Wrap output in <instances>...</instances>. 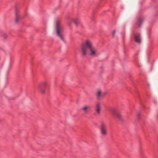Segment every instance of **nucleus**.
I'll return each mask as SVG.
<instances>
[{
	"mask_svg": "<svg viewBox=\"0 0 158 158\" xmlns=\"http://www.w3.org/2000/svg\"><path fill=\"white\" fill-rule=\"evenodd\" d=\"M87 48L89 49L91 51V55L93 56L95 55L96 52L92 46L91 43L89 40H86L85 43L83 44L81 47V50L83 56H85L86 55Z\"/></svg>",
	"mask_w": 158,
	"mask_h": 158,
	"instance_id": "1",
	"label": "nucleus"
},
{
	"mask_svg": "<svg viewBox=\"0 0 158 158\" xmlns=\"http://www.w3.org/2000/svg\"><path fill=\"white\" fill-rule=\"evenodd\" d=\"M56 30L55 32L58 36L64 42V39L62 35L63 32V28L62 27L60 24L59 22L58 21H56L55 24Z\"/></svg>",
	"mask_w": 158,
	"mask_h": 158,
	"instance_id": "2",
	"label": "nucleus"
},
{
	"mask_svg": "<svg viewBox=\"0 0 158 158\" xmlns=\"http://www.w3.org/2000/svg\"><path fill=\"white\" fill-rule=\"evenodd\" d=\"M101 134L103 135H106L107 133V127L106 124L103 122H102L99 127Z\"/></svg>",
	"mask_w": 158,
	"mask_h": 158,
	"instance_id": "3",
	"label": "nucleus"
},
{
	"mask_svg": "<svg viewBox=\"0 0 158 158\" xmlns=\"http://www.w3.org/2000/svg\"><path fill=\"white\" fill-rule=\"evenodd\" d=\"M108 109L114 115L118 118V119L120 120H122V116L120 115L119 113L116 111L114 108L111 107H110Z\"/></svg>",
	"mask_w": 158,
	"mask_h": 158,
	"instance_id": "4",
	"label": "nucleus"
},
{
	"mask_svg": "<svg viewBox=\"0 0 158 158\" xmlns=\"http://www.w3.org/2000/svg\"><path fill=\"white\" fill-rule=\"evenodd\" d=\"M101 104L99 102H97L94 107V109L95 111H96V114L98 115L100 114L101 113V109H100Z\"/></svg>",
	"mask_w": 158,
	"mask_h": 158,
	"instance_id": "5",
	"label": "nucleus"
},
{
	"mask_svg": "<svg viewBox=\"0 0 158 158\" xmlns=\"http://www.w3.org/2000/svg\"><path fill=\"white\" fill-rule=\"evenodd\" d=\"M46 87V84L45 82H43L41 84L39 87V89L40 92L42 94L44 93L45 92V88Z\"/></svg>",
	"mask_w": 158,
	"mask_h": 158,
	"instance_id": "6",
	"label": "nucleus"
},
{
	"mask_svg": "<svg viewBox=\"0 0 158 158\" xmlns=\"http://www.w3.org/2000/svg\"><path fill=\"white\" fill-rule=\"evenodd\" d=\"M135 42L139 44L141 42V34L139 33L135 34Z\"/></svg>",
	"mask_w": 158,
	"mask_h": 158,
	"instance_id": "7",
	"label": "nucleus"
},
{
	"mask_svg": "<svg viewBox=\"0 0 158 158\" xmlns=\"http://www.w3.org/2000/svg\"><path fill=\"white\" fill-rule=\"evenodd\" d=\"M138 27L140 28L141 27L142 24L143 22L144 19L141 16L139 17L138 19Z\"/></svg>",
	"mask_w": 158,
	"mask_h": 158,
	"instance_id": "8",
	"label": "nucleus"
},
{
	"mask_svg": "<svg viewBox=\"0 0 158 158\" xmlns=\"http://www.w3.org/2000/svg\"><path fill=\"white\" fill-rule=\"evenodd\" d=\"M15 14L16 15V18L15 19V23H18L19 22V14L18 13V10L17 7H15Z\"/></svg>",
	"mask_w": 158,
	"mask_h": 158,
	"instance_id": "9",
	"label": "nucleus"
},
{
	"mask_svg": "<svg viewBox=\"0 0 158 158\" xmlns=\"http://www.w3.org/2000/svg\"><path fill=\"white\" fill-rule=\"evenodd\" d=\"M106 94V93H101L100 90H98L97 91V96L98 98L103 97Z\"/></svg>",
	"mask_w": 158,
	"mask_h": 158,
	"instance_id": "10",
	"label": "nucleus"
},
{
	"mask_svg": "<svg viewBox=\"0 0 158 158\" xmlns=\"http://www.w3.org/2000/svg\"><path fill=\"white\" fill-rule=\"evenodd\" d=\"M73 21L76 26H77L79 25H80V21L78 19H76L74 20Z\"/></svg>",
	"mask_w": 158,
	"mask_h": 158,
	"instance_id": "11",
	"label": "nucleus"
},
{
	"mask_svg": "<svg viewBox=\"0 0 158 158\" xmlns=\"http://www.w3.org/2000/svg\"><path fill=\"white\" fill-rule=\"evenodd\" d=\"M136 114L137 118L139 119V116L140 114V112H137Z\"/></svg>",
	"mask_w": 158,
	"mask_h": 158,
	"instance_id": "12",
	"label": "nucleus"
},
{
	"mask_svg": "<svg viewBox=\"0 0 158 158\" xmlns=\"http://www.w3.org/2000/svg\"><path fill=\"white\" fill-rule=\"evenodd\" d=\"M87 108H88L87 107V106H85L84 107H82L81 108V109L82 110H86L87 109Z\"/></svg>",
	"mask_w": 158,
	"mask_h": 158,
	"instance_id": "13",
	"label": "nucleus"
},
{
	"mask_svg": "<svg viewBox=\"0 0 158 158\" xmlns=\"http://www.w3.org/2000/svg\"><path fill=\"white\" fill-rule=\"evenodd\" d=\"M147 31H148V34H149L150 33H151V29L150 28H148V29L147 30Z\"/></svg>",
	"mask_w": 158,
	"mask_h": 158,
	"instance_id": "14",
	"label": "nucleus"
},
{
	"mask_svg": "<svg viewBox=\"0 0 158 158\" xmlns=\"http://www.w3.org/2000/svg\"><path fill=\"white\" fill-rule=\"evenodd\" d=\"M3 36L5 38H6V34L4 33L3 34Z\"/></svg>",
	"mask_w": 158,
	"mask_h": 158,
	"instance_id": "15",
	"label": "nucleus"
},
{
	"mask_svg": "<svg viewBox=\"0 0 158 158\" xmlns=\"http://www.w3.org/2000/svg\"><path fill=\"white\" fill-rule=\"evenodd\" d=\"M115 32V30H114L113 31V35H112L113 37L114 36Z\"/></svg>",
	"mask_w": 158,
	"mask_h": 158,
	"instance_id": "16",
	"label": "nucleus"
},
{
	"mask_svg": "<svg viewBox=\"0 0 158 158\" xmlns=\"http://www.w3.org/2000/svg\"><path fill=\"white\" fill-rule=\"evenodd\" d=\"M139 52V51H138L135 54V56H136V55H137V54Z\"/></svg>",
	"mask_w": 158,
	"mask_h": 158,
	"instance_id": "17",
	"label": "nucleus"
},
{
	"mask_svg": "<svg viewBox=\"0 0 158 158\" xmlns=\"http://www.w3.org/2000/svg\"><path fill=\"white\" fill-rule=\"evenodd\" d=\"M153 102H154L156 104V101L155 100H153Z\"/></svg>",
	"mask_w": 158,
	"mask_h": 158,
	"instance_id": "18",
	"label": "nucleus"
},
{
	"mask_svg": "<svg viewBox=\"0 0 158 158\" xmlns=\"http://www.w3.org/2000/svg\"><path fill=\"white\" fill-rule=\"evenodd\" d=\"M85 113H88V111H87V110H86V111H85Z\"/></svg>",
	"mask_w": 158,
	"mask_h": 158,
	"instance_id": "19",
	"label": "nucleus"
},
{
	"mask_svg": "<svg viewBox=\"0 0 158 158\" xmlns=\"http://www.w3.org/2000/svg\"><path fill=\"white\" fill-rule=\"evenodd\" d=\"M147 96H148H148H149V94H148V93H147Z\"/></svg>",
	"mask_w": 158,
	"mask_h": 158,
	"instance_id": "20",
	"label": "nucleus"
},
{
	"mask_svg": "<svg viewBox=\"0 0 158 158\" xmlns=\"http://www.w3.org/2000/svg\"><path fill=\"white\" fill-rule=\"evenodd\" d=\"M148 87H149V84L148 83Z\"/></svg>",
	"mask_w": 158,
	"mask_h": 158,
	"instance_id": "21",
	"label": "nucleus"
},
{
	"mask_svg": "<svg viewBox=\"0 0 158 158\" xmlns=\"http://www.w3.org/2000/svg\"><path fill=\"white\" fill-rule=\"evenodd\" d=\"M121 8H122V9H123V6H122Z\"/></svg>",
	"mask_w": 158,
	"mask_h": 158,
	"instance_id": "22",
	"label": "nucleus"
}]
</instances>
